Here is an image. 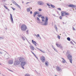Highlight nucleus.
Here are the masks:
<instances>
[{
  "mask_svg": "<svg viewBox=\"0 0 76 76\" xmlns=\"http://www.w3.org/2000/svg\"><path fill=\"white\" fill-rule=\"evenodd\" d=\"M69 7H72L73 8H75L76 7V6L74 5L70 4L68 5Z\"/></svg>",
  "mask_w": 76,
  "mask_h": 76,
  "instance_id": "nucleus-12",
  "label": "nucleus"
},
{
  "mask_svg": "<svg viewBox=\"0 0 76 76\" xmlns=\"http://www.w3.org/2000/svg\"><path fill=\"white\" fill-rule=\"evenodd\" d=\"M56 69L58 72H60L61 70V67L59 66H57L56 67Z\"/></svg>",
  "mask_w": 76,
  "mask_h": 76,
  "instance_id": "nucleus-7",
  "label": "nucleus"
},
{
  "mask_svg": "<svg viewBox=\"0 0 76 76\" xmlns=\"http://www.w3.org/2000/svg\"><path fill=\"white\" fill-rule=\"evenodd\" d=\"M58 10H61V8H58Z\"/></svg>",
  "mask_w": 76,
  "mask_h": 76,
  "instance_id": "nucleus-41",
  "label": "nucleus"
},
{
  "mask_svg": "<svg viewBox=\"0 0 76 76\" xmlns=\"http://www.w3.org/2000/svg\"><path fill=\"white\" fill-rule=\"evenodd\" d=\"M4 38L2 37H0V40H1V39H3Z\"/></svg>",
  "mask_w": 76,
  "mask_h": 76,
  "instance_id": "nucleus-36",
  "label": "nucleus"
},
{
  "mask_svg": "<svg viewBox=\"0 0 76 76\" xmlns=\"http://www.w3.org/2000/svg\"><path fill=\"white\" fill-rule=\"evenodd\" d=\"M12 8L13 10H15V8H13V7H12Z\"/></svg>",
  "mask_w": 76,
  "mask_h": 76,
  "instance_id": "nucleus-42",
  "label": "nucleus"
},
{
  "mask_svg": "<svg viewBox=\"0 0 76 76\" xmlns=\"http://www.w3.org/2000/svg\"><path fill=\"white\" fill-rule=\"evenodd\" d=\"M40 59L43 63H44L45 61V57L44 56H42L40 58Z\"/></svg>",
  "mask_w": 76,
  "mask_h": 76,
  "instance_id": "nucleus-5",
  "label": "nucleus"
},
{
  "mask_svg": "<svg viewBox=\"0 0 76 76\" xmlns=\"http://www.w3.org/2000/svg\"><path fill=\"white\" fill-rule=\"evenodd\" d=\"M30 13L31 14H32V11H30Z\"/></svg>",
  "mask_w": 76,
  "mask_h": 76,
  "instance_id": "nucleus-48",
  "label": "nucleus"
},
{
  "mask_svg": "<svg viewBox=\"0 0 76 76\" xmlns=\"http://www.w3.org/2000/svg\"><path fill=\"white\" fill-rule=\"evenodd\" d=\"M0 65H1V63H0Z\"/></svg>",
  "mask_w": 76,
  "mask_h": 76,
  "instance_id": "nucleus-64",
  "label": "nucleus"
},
{
  "mask_svg": "<svg viewBox=\"0 0 76 76\" xmlns=\"http://www.w3.org/2000/svg\"><path fill=\"white\" fill-rule=\"evenodd\" d=\"M26 11L28 12H29L31 11V7H30L29 8H27L26 9Z\"/></svg>",
  "mask_w": 76,
  "mask_h": 76,
  "instance_id": "nucleus-17",
  "label": "nucleus"
},
{
  "mask_svg": "<svg viewBox=\"0 0 76 76\" xmlns=\"http://www.w3.org/2000/svg\"><path fill=\"white\" fill-rule=\"evenodd\" d=\"M0 54H3V53H2L0 51Z\"/></svg>",
  "mask_w": 76,
  "mask_h": 76,
  "instance_id": "nucleus-46",
  "label": "nucleus"
},
{
  "mask_svg": "<svg viewBox=\"0 0 76 76\" xmlns=\"http://www.w3.org/2000/svg\"><path fill=\"white\" fill-rule=\"evenodd\" d=\"M65 13H66V12L63 11L61 12V14H64V13L65 14Z\"/></svg>",
  "mask_w": 76,
  "mask_h": 76,
  "instance_id": "nucleus-25",
  "label": "nucleus"
},
{
  "mask_svg": "<svg viewBox=\"0 0 76 76\" xmlns=\"http://www.w3.org/2000/svg\"><path fill=\"white\" fill-rule=\"evenodd\" d=\"M56 45L58 47V48H59V47L60 45V44H59L58 43H56Z\"/></svg>",
  "mask_w": 76,
  "mask_h": 76,
  "instance_id": "nucleus-22",
  "label": "nucleus"
},
{
  "mask_svg": "<svg viewBox=\"0 0 76 76\" xmlns=\"http://www.w3.org/2000/svg\"><path fill=\"white\" fill-rule=\"evenodd\" d=\"M41 18L42 19H43V20H44L45 19V18H44V16H42L41 17Z\"/></svg>",
  "mask_w": 76,
  "mask_h": 76,
  "instance_id": "nucleus-28",
  "label": "nucleus"
},
{
  "mask_svg": "<svg viewBox=\"0 0 76 76\" xmlns=\"http://www.w3.org/2000/svg\"><path fill=\"white\" fill-rule=\"evenodd\" d=\"M2 2H5L6 1V0H2Z\"/></svg>",
  "mask_w": 76,
  "mask_h": 76,
  "instance_id": "nucleus-38",
  "label": "nucleus"
},
{
  "mask_svg": "<svg viewBox=\"0 0 76 76\" xmlns=\"http://www.w3.org/2000/svg\"><path fill=\"white\" fill-rule=\"evenodd\" d=\"M34 56L35 58H37V59H38V58L37 57V56L35 55V54H34Z\"/></svg>",
  "mask_w": 76,
  "mask_h": 76,
  "instance_id": "nucleus-37",
  "label": "nucleus"
},
{
  "mask_svg": "<svg viewBox=\"0 0 76 76\" xmlns=\"http://www.w3.org/2000/svg\"><path fill=\"white\" fill-rule=\"evenodd\" d=\"M29 30H27V31H26V34H29Z\"/></svg>",
  "mask_w": 76,
  "mask_h": 76,
  "instance_id": "nucleus-24",
  "label": "nucleus"
},
{
  "mask_svg": "<svg viewBox=\"0 0 76 76\" xmlns=\"http://www.w3.org/2000/svg\"><path fill=\"white\" fill-rule=\"evenodd\" d=\"M61 15L62 16H64V14H61Z\"/></svg>",
  "mask_w": 76,
  "mask_h": 76,
  "instance_id": "nucleus-40",
  "label": "nucleus"
},
{
  "mask_svg": "<svg viewBox=\"0 0 76 76\" xmlns=\"http://www.w3.org/2000/svg\"><path fill=\"white\" fill-rule=\"evenodd\" d=\"M25 58H20L19 59L20 61V62H21V63L25 61Z\"/></svg>",
  "mask_w": 76,
  "mask_h": 76,
  "instance_id": "nucleus-10",
  "label": "nucleus"
},
{
  "mask_svg": "<svg viewBox=\"0 0 76 76\" xmlns=\"http://www.w3.org/2000/svg\"><path fill=\"white\" fill-rule=\"evenodd\" d=\"M65 15H69V13H67H67H65Z\"/></svg>",
  "mask_w": 76,
  "mask_h": 76,
  "instance_id": "nucleus-34",
  "label": "nucleus"
},
{
  "mask_svg": "<svg viewBox=\"0 0 76 76\" xmlns=\"http://www.w3.org/2000/svg\"><path fill=\"white\" fill-rule=\"evenodd\" d=\"M7 9V10H8V11H9V10H9V9Z\"/></svg>",
  "mask_w": 76,
  "mask_h": 76,
  "instance_id": "nucleus-55",
  "label": "nucleus"
},
{
  "mask_svg": "<svg viewBox=\"0 0 76 76\" xmlns=\"http://www.w3.org/2000/svg\"><path fill=\"white\" fill-rule=\"evenodd\" d=\"M73 30H74V31H75V30H76L75 29V28H74V27H73Z\"/></svg>",
  "mask_w": 76,
  "mask_h": 76,
  "instance_id": "nucleus-49",
  "label": "nucleus"
},
{
  "mask_svg": "<svg viewBox=\"0 0 76 76\" xmlns=\"http://www.w3.org/2000/svg\"><path fill=\"white\" fill-rule=\"evenodd\" d=\"M55 76H57V75H55Z\"/></svg>",
  "mask_w": 76,
  "mask_h": 76,
  "instance_id": "nucleus-62",
  "label": "nucleus"
},
{
  "mask_svg": "<svg viewBox=\"0 0 76 76\" xmlns=\"http://www.w3.org/2000/svg\"><path fill=\"white\" fill-rule=\"evenodd\" d=\"M37 19L38 20V21H39V22H37V23H40V19H39V18L37 17Z\"/></svg>",
  "mask_w": 76,
  "mask_h": 76,
  "instance_id": "nucleus-20",
  "label": "nucleus"
},
{
  "mask_svg": "<svg viewBox=\"0 0 76 76\" xmlns=\"http://www.w3.org/2000/svg\"><path fill=\"white\" fill-rule=\"evenodd\" d=\"M37 14H39V13H38L37 11L35 12L34 13V14H33V16L34 18L35 17V16H36V15H37Z\"/></svg>",
  "mask_w": 76,
  "mask_h": 76,
  "instance_id": "nucleus-16",
  "label": "nucleus"
},
{
  "mask_svg": "<svg viewBox=\"0 0 76 76\" xmlns=\"http://www.w3.org/2000/svg\"><path fill=\"white\" fill-rule=\"evenodd\" d=\"M27 29V26L25 24H23L21 27V31H25Z\"/></svg>",
  "mask_w": 76,
  "mask_h": 76,
  "instance_id": "nucleus-2",
  "label": "nucleus"
},
{
  "mask_svg": "<svg viewBox=\"0 0 76 76\" xmlns=\"http://www.w3.org/2000/svg\"><path fill=\"white\" fill-rule=\"evenodd\" d=\"M42 20L43 22L42 25L43 26H47L48 25V17L47 16L45 17V20L44 19H42Z\"/></svg>",
  "mask_w": 76,
  "mask_h": 76,
  "instance_id": "nucleus-1",
  "label": "nucleus"
},
{
  "mask_svg": "<svg viewBox=\"0 0 76 76\" xmlns=\"http://www.w3.org/2000/svg\"><path fill=\"white\" fill-rule=\"evenodd\" d=\"M3 76H5V75H3Z\"/></svg>",
  "mask_w": 76,
  "mask_h": 76,
  "instance_id": "nucleus-63",
  "label": "nucleus"
},
{
  "mask_svg": "<svg viewBox=\"0 0 76 76\" xmlns=\"http://www.w3.org/2000/svg\"><path fill=\"white\" fill-rule=\"evenodd\" d=\"M10 19L11 20V22H12V23H13V17H12V15L11 14H10Z\"/></svg>",
  "mask_w": 76,
  "mask_h": 76,
  "instance_id": "nucleus-8",
  "label": "nucleus"
},
{
  "mask_svg": "<svg viewBox=\"0 0 76 76\" xmlns=\"http://www.w3.org/2000/svg\"><path fill=\"white\" fill-rule=\"evenodd\" d=\"M55 29H56V30H57V26H56L55 27Z\"/></svg>",
  "mask_w": 76,
  "mask_h": 76,
  "instance_id": "nucleus-47",
  "label": "nucleus"
},
{
  "mask_svg": "<svg viewBox=\"0 0 76 76\" xmlns=\"http://www.w3.org/2000/svg\"><path fill=\"white\" fill-rule=\"evenodd\" d=\"M38 17H39V18H41V17H40V15H39V14H38Z\"/></svg>",
  "mask_w": 76,
  "mask_h": 76,
  "instance_id": "nucleus-44",
  "label": "nucleus"
},
{
  "mask_svg": "<svg viewBox=\"0 0 76 76\" xmlns=\"http://www.w3.org/2000/svg\"><path fill=\"white\" fill-rule=\"evenodd\" d=\"M22 68L23 69H24V67L23 66H22Z\"/></svg>",
  "mask_w": 76,
  "mask_h": 76,
  "instance_id": "nucleus-54",
  "label": "nucleus"
},
{
  "mask_svg": "<svg viewBox=\"0 0 76 76\" xmlns=\"http://www.w3.org/2000/svg\"><path fill=\"white\" fill-rule=\"evenodd\" d=\"M42 53H45V52L44 51H42Z\"/></svg>",
  "mask_w": 76,
  "mask_h": 76,
  "instance_id": "nucleus-53",
  "label": "nucleus"
},
{
  "mask_svg": "<svg viewBox=\"0 0 76 76\" xmlns=\"http://www.w3.org/2000/svg\"><path fill=\"white\" fill-rule=\"evenodd\" d=\"M73 41V42H75V44H76V42H75V41Z\"/></svg>",
  "mask_w": 76,
  "mask_h": 76,
  "instance_id": "nucleus-60",
  "label": "nucleus"
},
{
  "mask_svg": "<svg viewBox=\"0 0 76 76\" xmlns=\"http://www.w3.org/2000/svg\"><path fill=\"white\" fill-rule=\"evenodd\" d=\"M59 18H60L61 19H62V17H61V16H60Z\"/></svg>",
  "mask_w": 76,
  "mask_h": 76,
  "instance_id": "nucleus-43",
  "label": "nucleus"
},
{
  "mask_svg": "<svg viewBox=\"0 0 76 76\" xmlns=\"http://www.w3.org/2000/svg\"><path fill=\"white\" fill-rule=\"evenodd\" d=\"M50 6L51 7H52L53 8H54V7H55V6H54V5H52V4H51L50 5Z\"/></svg>",
  "mask_w": 76,
  "mask_h": 76,
  "instance_id": "nucleus-26",
  "label": "nucleus"
},
{
  "mask_svg": "<svg viewBox=\"0 0 76 76\" xmlns=\"http://www.w3.org/2000/svg\"><path fill=\"white\" fill-rule=\"evenodd\" d=\"M22 39L24 41H25V38L27 40V39H26V37H22Z\"/></svg>",
  "mask_w": 76,
  "mask_h": 76,
  "instance_id": "nucleus-21",
  "label": "nucleus"
},
{
  "mask_svg": "<svg viewBox=\"0 0 76 76\" xmlns=\"http://www.w3.org/2000/svg\"><path fill=\"white\" fill-rule=\"evenodd\" d=\"M67 39L68 41H70V37H68L67 38Z\"/></svg>",
  "mask_w": 76,
  "mask_h": 76,
  "instance_id": "nucleus-32",
  "label": "nucleus"
},
{
  "mask_svg": "<svg viewBox=\"0 0 76 76\" xmlns=\"http://www.w3.org/2000/svg\"><path fill=\"white\" fill-rule=\"evenodd\" d=\"M59 48H63V46H62L60 44V45L59 46Z\"/></svg>",
  "mask_w": 76,
  "mask_h": 76,
  "instance_id": "nucleus-27",
  "label": "nucleus"
},
{
  "mask_svg": "<svg viewBox=\"0 0 76 76\" xmlns=\"http://www.w3.org/2000/svg\"><path fill=\"white\" fill-rule=\"evenodd\" d=\"M5 29H6V30H7V28H5Z\"/></svg>",
  "mask_w": 76,
  "mask_h": 76,
  "instance_id": "nucleus-59",
  "label": "nucleus"
},
{
  "mask_svg": "<svg viewBox=\"0 0 76 76\" xmlns=\"http://www.w3.org/2000/svg\"><path fill=\"white\" fill-rule=\"evenodd\" d=\"M8 63L10 64H12L13 63V60H10L8 61Z\"/></svg>",
  "mask_w": 76,
  "mask_h": 76,
  "instance_id": "nucleus-14",
  "label": "nucleus"
},
{
  "mask_svg": "<svg viewBox=\"0 0 76 76\" xmlns=\"http://www.w3.org/2000/svg\"><path fill=\"white\" fill-rule=\"evenodd\" d=\"M25 76H30V75L29 74H26L25 75Z\"/></svg>",
  "mask_w": 76,
  "mask_h": 76,
  "instance_id": "nucleus-29",
  "label": "nucleus"
},
{
  "mask_svg": "<svg viewBox=\"0 0 76 76\" xmlns=\"http://www.w3.org/2000/svg\"><path fill=\"white\" fill-rule=\"evenodd\" d=\"M37 37H39V34H37Z\"/></svg>",
  "mask_w": 76,
  "mask_h": 76,
  "instance_id": "nucleus-50",
  "label": "nucleus"
},
{
  "mask_svg": "<svg viewBox=\"0 0 76 76\" xmlns=\"http://www.w3.org/2000/svg\"><path fill=\"white\" fill-rule=\"evenodd\" d=\"M31 53H32L33 54V55L35 54L34 53V52H33L32 51H31Z\"/></svg>",
  "mask_w": 76,
  "mask_h": 76,
  "instance_id": "nucleus-39",
  "label": "nucleus"
},
{
  "mask_svg": "<svg viewBox=\"0 0 76 76\" xmlns=\"http://www.w3.org/2000/svg\"><path fill=\"white\" fill-rule=\"evenodd\" d=\"M32 43H33V44H34V45H35V46H36L35 47H37L36 46H37V45H38V43L35 42V41H34V40H32Z\"/></svg>",
  "mask_w": 76,
  "mask_h": 76,
  "instance_id": "nucleus-13",
  "label": "nucleus"
},
{
  "mask_svg": "<svg viewBox=\"0 0 76 76\" xmlns=\"http://www.w3.org/2000/svg\"><path fill=\"white\" fill-rule=\"evenodd\" d=\"M71 44H73V45H74V44H73V42H72V41H71L70 42Z\"/></svg>",
  "mask_w": 76,
  "mask_h": 76,
  "instance_id": "nucleus-45",
  "label": "nucleus"
},
{
  "mask_svg": "<svg viewBox=\"0 0 76 76\" xmlns=\"http://www.w3.org/2000/svg\"><path fill=\"white\" fill-rule=\"evenodd\" d=\"M55 51H56V52L57 51V50L56 49L55 50Z\"/></svg>",
  "mask_w": 76,
  "mask_h": 76,
  "instance_id": "nucleus-52",
  "label": "nucleus"
},
{
  "mask_svg": "<svg viewBox=\"0 0 76 76\" xmlns=\"http://www.w3.org/2000/svg\"><path fill=\"white\" fill-rule=\"evenodd\" d=\"M12 3H13L17 7H18L20 8V6H19V5H18V4H17V3H16V2H15V1H12Z\"/></svg>",
  "mask_w": 76,
  "mask_h": 76,
  "instance_id": "nucleus-6",
  "label": "nucleus"
},
{
  "mask_svg": "<svg viewBox=\"0 0 76 76\" xmlns=\"http://www.w3.org/2000/svg\"><path fill=\"white\" fill-rule=\"evenodd\" d=\"M53 48L54 50H55V49H56V48Z\"/></svg>",
  "mask_w": 76,
  "mask_h": 76,
  "instance_id": "nucleus-56",
  "label": "nucleus"
},
{
  "mask_svg": "<svg viewBox=\"0 0 76 76\" xmlns=\"http://www.w3.org/2000/svg\"><path fill=\"white\" fill-rule=\"evenodd\" d=\"M38 3L39 5H44V2L42 1H38Z\"/></svg>",
  "mask_w": 76,
  "mask_h": 76,
  "instance_id": "nucleus-11",
  "label": "nucleus"
},
{
  "mask_svg": "<svg viewBox=\"0 0 76 76\" xmlns=\"http://www.w3.org/2000/svg\"><path fill=\"white\" fill-rule=\"evenodd\" d=\"M25 64H26V61L23 62L21 63V66H24L25 65Z\"/></svg>",
  "mask_w": 76,
  "mask_h": 76,
  "instance_id": "nucleus-15",
  "label": "nucleus"
},
{
  "mask_svg": "<svg viewBox=\"0 0 76 76\" xmlns=\"http://www.w3.org/2000/svg\"><path fill=\"white\" fill-rule=\"evenodd\" d=\"M39 38H40V39H41V37H39Z\"/></svg>",
  "mask_w": 76,
  "mask_h": 76,
  "instance_id": "nucleus-61",
  "label": "nucleus"
},
{
  "mask_svg": "<svg viewBox=\"0 0 76 76\" xmlns=\"http://www.w3.org/2000/svg\"><path fill=\"white\" fill-rule=\"evenodd\" d=\"M61 59H62V60H63L62 61V63H66V60H64V58H61Z\"/></svg>",
  "mask_w": 76,
  "mask_h": 76,
  "instance_id": "nucleus-18",
  "label": "nucleus"
},
{
  "mask_svg": "<svg viewBox=\"0 0 76 76\" xmlns=\"http://www.w3.org/2000/svg\"><path fill=\"white\" fill-rule=\"evenodd\" d=\"M38 10H39V12H41V11H42V9H41L40 8H39L38 9Z\"/></svg>",
  "mask_w": 76,
  "mask_h": 76,
  "instance_id": "nucleus-35",
  "label": "nucleus"
},
{
  "mask_svg": "<svg viewBox=\"0 0 76 76\" xmlns=\"http://www.w3.org/2000/svg\"><path fill=\"white\" fill-rule=\"evenodd\" d=\"M68 59L69 60L71 63H72V56L70 54H69L67 56Z\"/></svg>",
  "mask_w": 76,
  "mask_h": 76,
  "instance_id": "nucleus-3",
  "label": "nucleus"
},
{
  "mask_svg": "<svg viewBox=\"0 0 76 76\" xmlns=\"http://www.w3.org/2000/svg\"><path fill=\"white\" fill-rule=\"evenodd\" d=\"M29 2H27L26 3V4H29Z\"/></svg>",
  "mask_w": 76,
  "mask_h": 76,
  "instance_id": "nucleus-51",
  "label": "nucleus"
},
{
  "mask_svg": "<svg viewBox=\"0 0 76 76\" xmlns=\"http://www.w3.org/2000/svg\"><path fill=\"white\" fill-rule=\"evenodd\" d=\"M47 5H48V6H49V7H48L49 8H50V9H51V7H50V4L47 3Z\"/></svg>",
  "mask_w": 76,
  "mask_h": 76,
  "instance_id": "nucleus-23",
  "label": "nucleus"
},
{
  "mask_svg": "<svg viewBox=\"0 0 76 76\" xmlns=\"http://www.w3.org/2000/svg\"><path fill=\"white\" fill-rule=\"evenodd\" d=\"M36 48L37 49H38V50H39L40 51H41V52H42V50H40L37 47H36Z\"/></svg>",
  "mask_w": 76,
  "mask_h": 76,
  "instance_id": "nucleus-33",
  "label": "nucleus"
},
{
  "mask_svg": "<svg viewBox=\"0 0 76 76\" xmlns=\"http://www.w3.org/2000/svg\"><path fill=\"white\" fill-rule=\"evenodd\" d=\"M45 64L46 66H48V62L46 61L45 62Z\"/></svg>",
  "mask_w": 76,
  "mask_h": 76,
  "instance_id": "nucleus-19",
  "label": "nucleus"
},
{
  "mask_svg": "<svg viewBox=\"0 0 76 76\" xmlns=\"http://www.w3.org/2000/svg\"><path fill=\"white\" fill-rule=\"evenodd\" d=\"M35 36H36V37H37V35L36 34H35Z\"/></svg>",
  "mask_w": 76,
  "mask_h": 76,
  "instance_id": "nucleus-58",
  "label": "nucleus"
},
{
  "mask_svg": "<svg viewBox=\"0 0 76 76\" xmlns=\"http://www.w3.org/2000/svg\"><path fill=\"white\" fill-rule=\"evenodd\" d=\"M20 64V62L18 60L15 61L14 62V66H17V65H19Z\"/></svg>",
  "mask_w": 76,
  "mask_h": 76,
  "instance_id": "nucleus-4",
  "label": "nucleus"
},
{
  "mask_svg": "<svg viewBox=\"0 0 76 76\" xmlns=\"http://www.w3.org/2000/svg\"><path fill=\"white\" fill-rule=\"evenodd\" d=\"M4 6L5 7V8L6 9H8V8H7V7L6 6L4 5Z\"/></svg>",
  "mask_w": 76,
  "mask_h": 76,
  "instance_id": "nucleus-30",
  "label": "nucleus"
},
{
  "mask_svg": "<svg viewBox=\"0 0 76 76\" xmlns=\"http://www.w3.org/2000/svg\"><path fill=\"white\" fill-rule=\"evenodd\" d=\"M40 15V17H41V16H42V15Z\"/></svg>",
  "mask_w": 76,
  "mask_h": 76,
  "instance_id": "nucleus-57",
  "label": "nucleus"
},
{
  "mask_svg": "<svg viewBox=\"0 0 76 76\" xmlns=\"http://www.w3.org/2000/svg\"><path fill=\"white\" fill-rule=\"evenodd\" d=\"M29 47L30 48L31 50H34V49H35V48H34V46H33L31 44H30V45H29Z\"/></svg>",
  "mask_w": 76,
  "mask_h": 76,
  "instance_id": "nucleus-9",
  "label": "nucleus"
},
{
  "mask_svg": "<svg viewBox=\"0 0 76 76\" xmlns=\"http://www.w3.org/2000/svg\"><path fill=\"white\" fill-rule=\"evenodd\" d=\"M57 37L58 39H60V36L59 35H58Z\"/></svg>",
  "mask_w": 76,
  "mask_h": 76,
  "instance_id": "nucleus-31",
  "label": "nucleus"
}]
</instances>
